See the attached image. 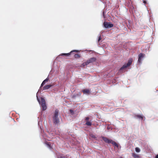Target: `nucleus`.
<instances>
[{
    "instance_id": "f257e3e1",
    "label": "nucleus",
    "mask_w": 158,
    "mask_h": 158,
    "mask_svg": "<svg viewBox=\"0 0 158 158\" xmlns=\"http://www.w3.org/2000/svg\"><path fill=\"white\" fill-rule=\"evenodd\" d=\"M58 110L56 109L55 111L54 114V115L53 117V122L55 124H57L60 122V120L58 117Z\"/></svg>"
},
{
    "instance_id": "f03ea898",
    "label": "nucleus",
    "mask_w": 158,
    "mask_h": 158,
    "mask_svg": "<svg viewBox=\"0 0 158 158\" xmlns=\"http://www.w3.org/2000/svg\"><path fill=\"white\" fill-rule=\"evenodd\" d=\"M37 99L40 104L41 102V105L42 107V110L43 111L47 109V106L46 105V102L45 99L43 98H41V101L40 102L38 98H37Z\"/></svg>"
},
{
    "instance_id": "7ed1b4c3",
    "label": "nucleus",
    "mask_w": 158,
    "mask_h": 158,
    "mask_svg": "<svg viewBox=\"0 0 158 158\" xmlns=\"http://www.w3.org/2000/svg\"><path fill=\"white\" fill-rule=\"evenodd\" d=\"M132 59H130L127 64H124L122 67L119 70V72H123V70L125 68H126L128 67L132 63Z\"/></svg>"
},
{
    "instance_id": "20e7f679",
    "label": "nucleus",
    "mask_w": 158,
    "mask_h": 158,
    "mask_svg": "<svg viewBox=\"0 0 158 158\" xmlns=\"http://www.w3.org/2000/svg\"><path fill=\"white\" fill-rule=\"evenodd\" d=\"M103 25L104 27L106 28H111L113 27V24L111 23L110 22H104L103 23Z\"/></svg>"
},
{
    "instance_id": "39448f33",
    "label": "nucleus",
    "mask_w": 158,
    "mask_h": 158,
    "mask_svg": "<svg viewBox=\"0 0 158 158\" xmlns=\"http://www.w3.org/2000/svg\"><path fill=\"white\" fill-rule=\"evenodd\" d=\"M145 55L144 54L140 53L139 55V57L138 61L139 63H141L142 60L143 58Z\"/></svg>"
},
{
    "instance_id": "423d86ee",
    "label": "nucleus",
    "mask_w": 158,
    "mask_h": 158,
    "mask_svg": "<svg viewBox=\"0 0 158 158\" xmlns=\"http://www.w3.org/2000/svg\"><path fill=\"white\" fill-rule=\"evenodd\" d=\"M103 140L105 141V143H111L112 142V140L109 139L107 137H104L103 136L102 137Z\"/></svg>"
},
{
    "instance_id": "0eeeda50",
    "label": "nucleus",
    "mask_w": 158,
    "mask_h": 158,
    "mask_svg": "<svg viewBox=\"0 0 158 158\" xmlns=\"http://www.w3.org/2000/svg\"><path fill=\"white\" fill-rule=\"evenodd\" d=\"M78 52V51L77 50H73V51H71L70 52L67 53H62L60 55L62 56H69V55H71V54L73 52Z\"/></svg>"
},
{
    "instance_id": "6e6552de",
    "label": "nucleus",
    "mask_w": 158,
    "mask_h": 158,
    "mask_svg": "<svg viewBox=\"0 0 158 158\" xmlns=\"http://www.w3.org/2000/svg\"><path fill=\"white\" fill-rule=\"evenodd\" d=\"M82 91L84 94H89L91 93L90 90L89 89H83Z\"/></svg>"
},
{
    "instance_id": "1a4fd4ad",
    "label": "nucleus",
    "mask_w": 158,
    "mask_h": 158,
    "mask_svg": "<svg viewBox=\"0 0 158 158\" xmlns=\"http://www.w3.org/2000/svg\"><path fill=\"white\" fill-rule=\"evenodd\" d=\"M88 60L89 63H92L95 61L96 58L94 57H92L90 58Z\"/></svg>"
},
{
    "instance_id": "9d476101",
    "label": "nucleus",
    "mask_w": 158,
    "mask_h": 158,
    "mask_svg": "<svg viewBox=\"0 0 158 158\" xmlns=\"http://www.w3.org/2000/svg\"><path fill=\"white\" fill-rule=\"evenodd\" d=\"M52 85H45L43 87V90H46V89H48L49 88H50Z\"/></svg>"
},
{
    "instance_id": "9b49d317",
    "label": "nucleus",
    "mask_w": 158,
    "mask_h": 158,
    "mask_svg": "<svg viewBox=\"0 0 158 158\" xmlns=\"http://www.w3.org/2000/svg\"><path fill=\"white\" fill-rule=\"evenodd\" d=\"M111 143L112 144H113L114 146H115L117 148H118L119 147V145L115 141H113L112 140V142H111Z\"/></svg>"
},
{
    "instance_id": "f8f14e48",
    "label": "nucleus",
    "mask_w": 158,
    "mask_h": 158,
    "mask_svg": "<svg viewBox=\"0 0 158 158\" xmlns=\"http://www.w3.org/2000/svg\"><path fill=\"white\" fill-rule=\"evenodd\" d=\"M132 156L135 158H138L139 157V156L135 153H133Z\"/></svg>"
},
{
    "instance_id": "ddd939ff",
    "label": "nucleus",
    "mask_w": 158,
    "mask_h": 158,
    "mask_svg": "<svg viewBox=\"0 0 158 158\" xmlns=\"http://www.w3.org/2000/svg\"><path fill=\"white\" fill-rule=\"evenodd\" d=\"M74 57L75 58H78L81 57V56L80 55L76 54L74 55Z\"/></svg>"
},
{
    "instance_id": "4468645a",
    "label": "nucleus",
    "mask_w": 158,
    "mask_h": 158,
    "mask_svg": "<svg viewBox=\"0 0 158 158\" xmlns=\"http://www.w3.org/2000/svg\"><path fill=\"white\" fill-rule=\"evenodd\" d=\"M85 124L87 126H90L92 125V123L91 122H89V121H87L85 123Z\"/></svg>"
},
{
    "instance_id": "2eb2a0df",
    "label": "nucleus",
    "mask_w": 158,
    "mask_h": 158,
    "mask_svg": "<svg viewBox=\"0 0 158 158\" xmlns=\"http://www.w3.org/2000/svg\"><path fill=\"white\" fill-rule=\"evenodd\" d=\"M136 116L138 118L141 119L142 120L143 119V117L142 116L140 115H137Z\"/></svg>"
},
{
    "instance_id": "dca6fc26",
    "label": "nucleus",
    "mask_w": 158,
    "mask_h": 158,
    "mask_svg": "<svg viewBox=\"0 0 158 158\" xmlns=\"http://www.w3.org/2000/svg\"><path fill=\"white\" fill-rule=\"evenodd\" d=\"M135 151L137 152H139L140 151V149L138 147H136L135 148Z\"/></svg>"
},
{
    "instance_id": "f3484780",
    "label": "nucleus",
    "mask_w": 158,
    "mask_h": 158,
    "mask_svg": "<svg viewBox=\"0 0 158 158\" xmlns=\"http://www.w3.org/2000/svg\"><path fill=\"white\" fill-rule=\"evenodd\" d=\"M46 145L48 146V147L50 148H51V143H50V142H47L46 143Z\"/></svg>"
},
{
    "instance_id": "a211bd4d",
    "label": "nucleus",
    "mask_w": 158,
    "mask_h": 158,
    "mask_svg": "<svg viewBox=\"0 0 158 158\" xmlns=\"http://www.w3.org/2000/svg\"><path fill=\"white\" fill-rule=\"evenodd\" d=\"M85 65H86V64H85V62H84L81 66V67H83L85 66Z\"/></svg>"
},
{
    "instance_id": "6ab92c4d",
    "label": "nucleus",
    "mask_w": 158,
    "mask_h": 158,
    "mask_svg": "<svg viewBox=\"0 0 158 158\" xmlns=\"http://www.w3.org/2000/svg\"><path fill=\"white\" fill-rule=\"evenodd\" d=\"M45 81H44L41 85V87H42L45 84Z\"/></svg>"
},
{
    "instance_id": "aec40b11",
    "label": "nucleus",
    "mask_w": 158,
    "mask_h": 158,
    "mask_svg": "<svg viewBox=\"0 0 158 158\" xmlns=\"http://www.w3.org/2000/svg\"><path fill=\"white\" fill-rule=\"evenodd\" d=\"M89 119V117H86L85 118V120L86 121V122L88 121Z\"/></svg>"
},
{
    "instance_id": "412c9836",
    "label": "nucleus",
    "mask_w": 158,
    "mask_h": 158,
    "mask_svg": "<svg viewBox=\"0 0 158 158\" xmlns=\"http://www.w3.org/2000/svg\"><path fill=\"white\" fill-rule=\"evenodd\" d=\"M85 64H86V65H88L89 64V61H88V60H87V61L85 62Z\"/></svg>"
},
{
    "instance_id": "4be33fe9",
    "label": "nucleus",
    "mask_w": 158,
    "mask_h": 158,
    "mask_svg": "<svg viewBox=\"0 0 158 158\" xmlns=\"http://www.w3.org/2000/svg\"><path fill=\"white\" fill-rule=\"evenodd\" d=\"M49 80V79L48 78H47L46 79H45V80H44V81H45V82L48 81Z\"/></svg>"
},
{
    "instance_id": "5701e85b",
    "label": "nucleus",
    "mask_w": 158,
    "mask_h": 158,
    "mask_svg": "<svg viewBox=\"0 0 158 158\" xmlns=\"http://www.w3.org/2000/svg\"><path fill=\"white\" fill-rule=\"evenodd\" d=\"M91 137L94 138V139H95L96 137L94 135H92V136H91Z\"/></svg>"
},
{
    "instance_id": "b1692460",
    "label": "nucleus",
    "mask_w": 158,
    "mask_h": 158,
    "mask_svg": "<svg viewBox=\"0 0 158 158\" xmlns=\"http://www.w3.org/2000/svg\"><path fill=\"white\" fill-rule=\"evenodd\" d=\"M101 36H100L99 37L98 39V41L99 42L101 40Z\"/></svg>"
},
{
    "instance_id": "393cba45",
    "label": "nucleus",
    "mask_w": 158,
    "mask_h": 158,
    "mask_svg": "<svg viewBox=\"0 0 158 158\" xmlns=\"http://www.w3.org/2000/svg\"><path fill=\"white\" fill-rule=\"evenodd\" d=\"M155 158H158V154L156 156Z\"/></svg>"
},
{
    "instance_id": "a878e982",
    "label": "nucleus",
    "mask_w": 158,
    "mask_h": 158,
    "mask_svg": "<svg viewBox=\"0 0 158 158\" xmlns=\"http://www.w3.org/2000/svg\"><path fill=\"white\" fill-rule=\"evenodd\" d=\"M70 112L71 113H72V112H73V110H70Z\"/></svg>"
},
{
    "instance_id": "bb28decb",
    "label": "nucleus",
    "mask_w": 158,
    "mask_h": 158,
    "mask_svg": "<svg viewBox=\"0 0 158 158\" xmlns=\"http://www.w3.org/2000/svg\"><path fill=\"white\" fill-rule=\"evenodd\" d=\"M143 3H145V4H146V1H143Z\"/></svg>"
},
{
    "instance_id": "cd10ccee",
    "label": "nucleus",
    "mask_w": 158,
    "mask_h": 158,
    "mask_svg": "<svg viewBox=\"0 0 158 158\" xmlns=\"http://www.w3.org/2000/svg\"><path fill=\"white\" fill-rule=\"evenodd\" d=\"M120 158H123L122 157H121Z\"/></svg>"
}]
</instances>
